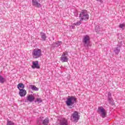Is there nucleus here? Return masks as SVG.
<instances>
[{
    "instance_id": "f257e3e1",
    "label": "nucleus",
    "mask_w": 125,
    "mask_h": 125,
    "mask_svg": "<svg viewBox=\"0 0 125 125\" xmlns=\"http://www.w3.org/2000/svg\"><path fill=\"white\" fill-rule=\"evenodd\" d=\"M65 103L66 105L69 107V109H72L75 107V103H77V99L73 96H68Z\"/></svg>"
},
{
    "instance_id": "f03ea898",
    "label": "nucleus",
    "mask_w": 125,
    "mask_h": 125,
    "mask_svg": "<svg viewBox=\"0 0 125 125\" xmlns=\"http://www.w3.org/2000/svg\"><path fill=\"white\" fill-rule=\"evenodd\" d=\"M79 18H80V21H83V20L86 21V20H88L89 16H88L86 10H82L80 14Z\"/></svg>"
},
{
    "instance_id": "7ed1b4c3",
    "label": "nucleus",
    "mask_w": 125,
    "mask_h": 125,
    "mask_svg": "<svg viewBox=\"0 0 125 125\" xmlns=\"http://www.w3.org/2000/svg\"><path fill=\"white\" fill-rule=\"evenodd\" d=\"M90 40L89 36L87 35L85 36L83 39V42L84 43V46L86 49H88L89 46H91L90 45Z\"/></svg>"
},
{
    "instance_id": "20e7f679",
    "label": "nucleus",
    "mask_w": 125,
    "mask_h": 125,
    "mask_svg": "<svg viewBox=\"0 0 125 125\" xmlns=\"http://www.w3.org/2000/svg\"><path fill=\"white\" fill-rule=\"evenodd\" d=\"M80 115L77 111H75L71 116V120L74 123H78L79 120H80Z\"/></svg>"
},
{
    "instance_id": "39448f33",
    "label": "nucleus",
    "mask_w": 125,
    "mask_h": 125,
    "mask_svg": "<svg viewBox=\"0 0 125 125\" xmlns=\"http://www.w3.org/2000/svg\"><path fill=\"white\" fill-rule=\"evenodd\" d=\"M32 55L33 56V58H39L42 56V51L41 49H34L32 52Z\"/></svg>"
},
{
    "instance_id": "423d86ee",
    "label": "nucleus",
    "mask_w": 125,
    "mask_h": 125,
    "mask_svg": "<svg viewBox=\"0 0 125 125\" xmlns=\"http://www.w3.org/2000/svg\"><path fill=\"white\" fill-rule=\"evenodd\" d=\"M98 111L100 112L101 116L102 118H106V115H107V113H106V110L103 107L100 106L98 107Z\"/></svg>"
},
{
    "instance_id": "0eeeda50",
    "label": "nucleus",
    "mask_w": 125,
    "mask_h": 125,
    "mask_svg": "<svg viewBox=\"0 0 125 125\" xmlns=\"http://www.w3.org/2000/svg\"><path fill=\"white\" fill-rule=\"evenodd\" d=\"M27 101H25V102H29L32 103L35 100V96H34L33 95H29L26 97Z\"/></svg>"
},
{
    "instance_id": "6e6552de",
    "label": "nucleus",
    "mask_w": 125,
    "mask_h": 125,
    "mask_svg": "<svg viewBox=\"0 0 125 125\" xmlns=\"http://www.w3.org/2000/svg\"><path fill=\"white\" fill-rule=\"evenodd\" d=\"M33 65H32V69H40V65L39 64V61H36L32 62Z\"/></svg>"
},
{
    "instance_id": "1a4fd4ad",
    "label": "nucleus",
    "mask_w": 125,
    "mask_h": 125,
    "mask_svg": "<svg viewBox=\"0 0 125 125\" xmlns=\"http://www.w3.org/2000/svg\"><path fill=\"white\" fill-rule=\"evenodd\" d=\"M68 57H67L65 54H62V57L60 58L61 61L62 62H68Z\"/></svg>"
},
{
    "instance_id": "9d476101",
    "label": "nucleus",
    "mask_w": 125,
    "mask_h": 125,
    "mask_svg": "<svg viewBox=\"0 0 125 125\" xmlns=\"http://www.w3.org/2000/svg\"><path fill=\"white\" fill-rule=\"evenodd\" d=\"M19 94L21 97H24L27 94V91L24 89H20Z\"/></svg>"
},
{
    "instance_id": "9b49d317",
    "label": "nucleus",
    "mask_w": 125,
    "mask_h": 125,
    "mask_svg": "<svg viewBox=\"0 0 125 125\" xmlns=\"http://www.w3.org/2000/svg\"><path fill=\"white\" fill-rule=\"evenodd\" d=\"M32 4L37 7H41V4L37 0H32Z\"/></svg>"
},
{
    "instance_id": "f8f14e48",
    "label": "nucleus",
    "mask_w": 125,
    "mask_h": 125,
    "mask_svg": "<svg viewBox=\"0 0 125 125\" xmlns=\"http://www.w3.org/2000/svg\"><path fill=\"white\" fill-rule=\"evenodd\" d=\"M111 96H112V94H111V92H108V102H109V103L110 104H112V105H114V103H113V102H112V97H111Z\"/></svg>"
},
{
    "instance_id": "ddd939ff",
    "label": "nucleus",
    "mask_w": 125,
    "mask_h": 125,
    "mask_svg": "<svg viewBox=\"0 0 125 125\" xmlns=\"http://www.w3.org/2000/svg\"><path fill=\"white\" fill-rule=\"evenodd\" d=\"M113 51L115 53V54H118L120 53V51H121V46L115 48Z\"/></svg>"
},
{
    "instance_id": "4468645a",
    "label": "nucleus",
    "mask_w": 125,
    "mask_h": 125,
    "mask_svg": "<svg viewBox=\"0 0 125 125\" xmlns=\"http://www.w3.org/2000/svg\"><path fill=\"white\" fill-rule=\"evenodd\" d=\"M62 44V42L61 41H58L54 43L53 45L54 47H58L60 45H61Z\"/></svg>"
},
{
    "instance_id": "2eb2a0df",
    "label": "nucleus",
    "mask_w": 125,
    "mask_h": 125,
    "mask_svg": "<svg viewBox=\"0 0 125 125\" xmlns=\"http://www.w3.org/2000/svg\"><path fill=\"white\" fill-rule=\"evenodd\" d=\"M49 124V119L48 118H45L42 121V125H48Z\"/></svg>"
},
{
    "instance_id": "dca6fc26",
    "label": "nucleus",
    "mask_w": 125,
    "mask_h": 125,
    "mask_svg": "<svg viewBox=\"0 0 125 125\" xmlns=\"http://www.w3.org/2000/svg\"><path fill=\"white\" fill-rule=\"evenodd\" d=\"M41 39H42V41H44L46 40V35H45V33L43 32H41Z\"/></svg>"
},
{
    "instance_id": "f3484780",
    "label": "nucleus",
    "mask_w": 125,
    "mask_h": 125,
    "mask_svg": "<svg viewBox=\"0 0 125 125\" xmlns=\"http://www.w3.org/2000/svg\"><path fill=\"white\" fill-rule=\"evenodd\" d=\"M30 87L32 90H34V91H39V88L37 87L35 85H30Z\"/></svg>"
},
{
    "instance_id": "a211bd4d",
    "label": "nucleus",
    "mask_w": 125,
    "mask_h": 125,
    "mask_svg": "<svg viewBox=\"0 0 125 125\" xmlns=\"http://www.w3.org/2000/svg\"><path fill=\"white\" fill-rule=\"evenodd\" d=\"M60 125H68V122L66 119H63L61 121Z\"/></svg>"
},
{
    "instance_id": "6ab92c4d",
    "label": "nucleus",
    "mask_w": 125,
    "mask_h": 125,
    "mask_svg": "<svg viewBox=\"0 0 125 125\" xmlns=\"http://www.w3.org/2000/svg\"><path fill=\"white\" fill-rule=\"evenodd\" d=\"M18 88L20 90V88H22V89H24V88L25 87V85L23 83H20L18 84Z\"/></svg>"
},
{
    "instance_id": "aec40b11",
    "label": "nucleus",
    "mask_w": 125,
    "mask_h": 125,
    "mask_svg": "<svg viewBox=\"0 0 125 125\" xmlns=\"http://www.w3.org/2000/svg\"><path fill=\"white\" fill-rule=\"evenodd\" d=\"M43 121V120L42 119V118L40 117L38 118L37 121V125H42V124Z\"/></svg>"
},
{
    "instance_id": "412c9836",
    "label": "nucleus",
    "mask_w": 125,
    "mask_h": 125,
    "mask_svg": "<svg viewBox=\"0 0 125 125\" xmlns=\"http://www.w3.org/2000/svg\"><path fill=\"white\" fill-rule=\"evenodd\" d=\"M5 82V79L2 76L0 75V83H4Z\"/></svg>"
},
{
    "instance_id": "4be33fe9",
    "label": "nucleus",
    "mask_w": 125,
    "mask_h": 125,
    "mask_svg": "<svg viewBox=\"0 0 125 125\" xmlns=\"http://www.w3.org/2000/svg\"><path fill=\"white\" fill-rule=\"evenodd\" d=\"M6 125H15V124L11 121L7 120Z\"/></svg>"
},
{
    "instance_id": "5701e85b",
    "label": "nucleus",
    "mask_w": 125,
    "mask_h": 125,
    "mask_svg": "<svg viewBox=\"0 0 125 125\" xmlns=\"http://www.w3.org/2000/svg\"><path fill=\"white\" fill-rule=\"evenodd\" d=\"M37 102H38V104L42 103V100L40 98H37L36 100L35 101V103H37Z\"/></svg>"
},
{
    "instance_id": "b1692460",
    "label": "nucleus",
    "mask_w": 125,
    "mask_h": 125,
    "mask_svg": "<svg viewBox=\"0 0 125 125\" xmlns=\"http://www.w3.org/2000/svg\"><path fill=\"white\" fill-rule=\"evenodd\" d=\"M119 28H120L121 29H124V28L125 27V23H121L119 26Z\"/></svg>"
},
{
    "instance_id": "393cba45",
    "label": "nucleus",
    "mask_w": 125,
    "mask_h": 125,
    "mask_svg": "<svg viewBox=\"0 0 125 125\" xmlns=\"http://www.w3.org/2000/svg\"><path fill=\"white\" fill-rule=\"evenodd\" d=\"M81 24H82V22H81V21H77L76 23H74V25H75V26H79L81 25Z\"/></svg>"
},
{
    "instance_id": "a878e982",
    "label": "nucleus",
    "mask_w": 125,
    "mask_h": 125,
    "mask_svg": "<svg viewBox=\"0 0 125 125\" xmlns=\"http://www.w3.org/2000/svg\"><path fill=\"white\" fill-rule=\"evenodd\" d=\"M100 27L99 25H97L95 27V30L96 32H99V29Z\"/></svg>"
},
{
    "instance_id": "bb28decb",
    "label": "nucleus",
    "mask_w": 125,
    "mask_h": 125,
    "mask_svg": "<svg viewBox=\"0 0 125 125\" xmlns=\"http://www.w3.org/2000/svg\"><path fill=\"white\" fill-rule=\"evenodd\" d=\"M75 24H72L71 25V27H72V29H75Z\"/></svg>"
},
{
    "instance_id": "cd10ccee",
    "label": "nucleus",
    "mask_w": 125,
    "mask_h": 125,
    "mask_svg": "<svg viewBox=\"0 0 125 125\" xmlns=\"http://www.w3.org/2000/svg\"><path fill=\"white\" fill-rule=\"evenodd\" d=\"M62 54H65V56H67V55H68V52H66L65 53H63Z\"/></svg>"
},
{
    "instance_id": "c85d7f7f",
    "label": "nucleus",
    "mask_w": 125,
    "mask_h": 125,
    "mask_svg": "<svg viewBox=\"0 0 125 125\" xmlns=\"http://www.w3.org/2000/svg\"><path fill=\"white\" fill-rule=\"evenodd\" d=\"M97 0V1H99V0Z\"/></svg>"
}]
</instances>
